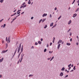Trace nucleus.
<instances>
[{"instance_id":"13d9d810","label":"nucleus","mask_w":79,"mask_h":79,"mask_svg":"<svg viewBox=\"0 0 79 79\" xmlns=\"http://www.w3.org/2000/svg\"><path fill=\"white\" fill-rule=\"evenodd\" d=\"M47 47H48V44L47 46Z\"/></svg>"},{"instance_id":"8fccbe9b","label":"nucleus","mask_w":79,"mask_h":79,"mask_svg":"<svg viewBox=\"0 0 79 79\" xmlns=\"http://www.w3.org/2000/svg\"><path fill=\"white\" fill-rule=\"evenodd\" d=\"M21 60H23V56L22 57V58L21 59Z\"/></svg>"},{"instance_id":"cd10ccee","label":"nucleus","mask_w":79,"mask_h":79,"mask_svg":"<svg viewBox=\"0 0 79 79\" xmlns=\"http://www.w3.org/2000/svg\"><path fill=\"white\" fill-rule=\"evenodd\" d=\"M73 69H74V70H76V68L75 66H74L73 68Z\"/></svg>"},{"instance_id":"c03bdc74","label":"nucleus","mask_w":79,"mask_h":79,"mask_svg":"<svg viewBox=\"0 0 79 79\" xmlns=\"http://www.w3.org/2000/svg\"><path fill=\"white\" fill-rule=\"evenodd\" d=\"M57 10V8H56V7H55V10Z\"/></svg>"},{"instance_id":"864d4df0","label":"nucleus","mask_w":79,"mask_h":79,"mask_svg":"<svg viewBox=\"0 0 79 79\" xmlns=\"http://www.w3.org/2000/svg\"><path fill=\"white\" fill-rule=\"evenodd\" d=\"M70 42H71L72 41V39H71L70 40Z\"/></svg>"},{"instance_id":"aec40b11","label":"nucleus","mask_w":79,"mask_h":79,"mask_svg":"<svg viewBox=\"0 0 79 79\" xmlns=\"http://www.w3.org/2000/svg\"><path fill=\"white\" fill-rule=\"evenodd\" d=\"M53 58H54V57H52V58L51 59V60H50V61H52V60H53Z\"/></svg>"},{"instance_id":"2eb2a0df","label":"nucleus","mask_w":79,"mask_h":79,"mask_svg":"<svg viewBox=\"0 0 79 79\" xmlns=\"http://www.w3.org/2000/svg\"><path fill=\"white\" fill-rule=\"evenodd\" d=\"M16 52H17V49H16L15 50V53L14 54V55H15V53H16Z\"/></svg>"},{"instance_id":"3c124183","label":"nucleus","mask_w":79,"mask_h":79,"mask_svg":"<svg viewBox=\"0 0 79 79\" xmlns=\"http://www.w3.org/2000/svg\"><path fill=\"white\" fill-rule=\"evenodd\" d=\"M16 15V13H15L14 14V15Z\"/></svg>"},{"instance_id":"49530a36","label":"nucleus","mask_w":79,"mask_h":79,"mask_svg":"<svg viewBox=\"0 0 79 79\" xmlns=\"http://www.w3.org/2000/svg\"><path fill=\"white\" fill-rule=\"evenodd\" d=\"M68 77V75H67L65 77Z\"/></svg>"},{"instance_id":"393cba45","label":"nucleus","mask_w":79,"mask_h":79,"mask_svg":"<svg viewBox=\"0 0 79 79\" xmlns=\"http://www.w3.org/2000/svg\"><path fill=\"white\" fill-rule=\"evenodd\" d=\"M75 1H76V0H74L72 4H74V2H75Z\"/></svg>"},{"instance_id":"a211bd4d","label":"nucleus","mask_w":79,"mask_h":79,"mask_svg":"<svg viewBox=\"0 0 79 79\" xmlns=\"http://www.w3.org/2000/svg\"><path fill=\"white\" fill-rule=\"evenodd\" d=\"M38 44H41L42 42H41L40 41H38Z\"/></svg>"},{"instance_id":"052dcab7","label":"nucleus","mask_w":79,"mask_h":79,"mask_svg":"<svg viewBox=\"0 0 79 79\" xmlns=\"http://www.w3.org/2000/svg\"><path fill=\"white\" fill-rule=\"evenodd\" d=\"M2 75H0V77H2Z\"/></svg>"},{"instance_id":"0eeeda50","label":"nucleus","mask_w":79,"mask_h":79,"mask_svg":"<svg viewBox=\"0 0 79 79\" xmlns=\"http://www.w3.org/2000/svg\"><path fill=\"white\" fill-rule=\"evenodd\" d=\"M3 59H4V58H2L1 59H0V63H1L3 61Z\"/></svg>"},{"instance_id":"69168bd1","label":"nucleus","mask_w":79,"mask_h":79,"mask_svg":"<svg viewBox=\"0 0 79 79\" xmlns=\"http://www.w3.org/2000/svg\"><path fill=\"white\" fill-rule=\"evenodd\" d=\"M77 3H79V0L78 1H77Z\"/></svg>"},{"instance_id":"7ed1b4c3","label":"nucleus","mask_w":79,"mask_h":79,"mask_svg":"<svg viewBox=\"0 0 79 79\" xmlns=\"http://www.w3.org/2000/svg\"><path fill=\"white\" fill-rule=\"evenodd\" d=\"M7 51H8V50H7L6 51L3 50L2 51L1 53H6Z\"/></svg>"},{"instance_id":"9d476101","label":"nucleus","mask_w":79,"mask_h":79,"mask_svg":"<svg viewBox=\"0 0 79 79\" xmlns=\"http://www.w3.org/2000/svg\"><path fill=\"white\" fill-rule=\"evenodd\" d=\"M60 44H59L58 45V47H57V48H58V49H59V48H60Z\"/></svg>"},{"instance_id":"79ce46f5","label":"nucleus","mask_w":79,"mask_h":79,"mask_svg":"<svg viewBox=\"0 0 79 79\" xmlns=\"http://www.w3.org/2000/svg\"><path fill=\"white\" fill-rule=\"evenodd\" d=\"M16 19V17L15 18V19H13V21H15V19Z\"/></svg>"},{"instance_id":"338daca9","label":"nucleus","mask_w":79,"mask_h":79,"mask_svg":"<svg viewBox=\"0 0 79 79\" xmlns=\"http://www.w3.org/2000/svg\"><path fill=\"white\" fill-rule=\"evenodd\" d=\"M71 66H72V67H73V65H72Z\"/></svg>"},{"instance_id":"774afa93","label":"nucleus","mask_w":79,"mask_h":79,"mask_svg":"<svg viewBox=\"0 0 79 79\" xmlns=\"http://www.w3.org/2000/svg\"><path fill=\"white\" fill-rule=\"evenodd\" d=\"M67 73H69V71H67Z\"/></svg>"},{"instance_id":"72a5a7b5","label":"nucleus","mask_w":79,"mask_h":79,"mask_svg":"<svg viewBox=\"0 0 79 79\" xmlns=\"http://www.w3.org/2000/svg\"><path fill=\"white\" fill-rule=\"evenodd\" d=\"M3 19H2L1 20H0V23H1V22H2V21H3Z\"/></svg>"},{"instance_id":"6ab92c4d","label":"nucleus","mask_w":79,"mask_h":79,"mask_svg":"<svg viewBox=\"0 0 79 79\" xmlns=\"http://www.w3.org/2000/svg\"><path fill=\"white\" fill-rule=\"evenodd\" d=\"M67 45H71V44L69 43H67Z\"/></svg>"},{"instance_id":"37998d69","label":"nucleus","mask_w":79,"mask_h":79,"mask_svg":"<svg viewBox=\"0 0 79 79\" xmlns=\"http://www.w3.org/2000/svg\"><path fill=\"white\" fill-rule=\"evenodd\" d=\"M52 45V43H50V46H51V45Z\"/></svg>"},{"instance_id":"f03ea898","label":"nucleus","mask_w":79,"mask_h":79,"mask_svg":"<svg viewBox=\"0 0 79 79\" xmlns=\"http://www.w3.org/2000/svg\"><path fill=\"white\" fill-rule=\"evenodd\" d=\"M21 45L20 44L19 46V48H18V53H19V51H20V49H21Z\"/></svg>"},{"instance_id":"ddd939ff","label":"nucleus","mask_w":79,"mask_h":79,"mask_svg":"<svg viewBox=\"0 0 79 79\" xmlns=\"http://www.w3.org/2000/svg\"><path fill=\"white\" fill-rule=\"evenodd\" d=\"M55 37H54L53 40V43H54V42H55Z\"/></svg>"},{"instance_id":"5701e85b","label":"nucleus","mask_w":79,"mask_h":79,"mask_svg":"<svg viewBox=\"0 0 79 79\" xmlns=\"http://www.w3.org/2000/svg\"><path fill=\"white\" fill-rule=\"evenodd\" d=\"M3 0H1L0 1V2L1 3H3Z\"/></svg>"},{"instance_id":"412c9836","label":"nucleus","mask_w":79,"mask_h":79,"mask_svg":"<svg viewBox=\"0 0 79 79\" xmlns=\"http://www.w3.org/2000/svg\"><path fill=\"white\" fill-rule=\"evenodd\" d=\"M47 25H46L44 27V29H45L46 28H47Z\"/></svg>"},{"instance_id":"4c0bfd02","label":"nucleus","mask_w":79,"mask_h":79,"mask_svg":"<svg viewBox=\"0 0 79 79\" xmlns=\"http://www.w3.org/2000/svg\"><path fill=\"white\" fill-rule=\"evenodd\" d=\"M71 31V28H70L68 31V32H69Z\"/></svg>"},{"instance_id":"09e8293b","label":"nucleus","mask_w":79,"mask_h":79,"mask_svg":"<svg viewBox=\"0 0 79 79\" xmlns=\"http://www.w3.org/2000/svg\"><path fill=\"white\" fill-rule=\"evenodd\" d=\"M20 12H19L17 13V15H19V14H20Z\"/></svg>"},{"instance_id":"680f3d73","label":"nucleus","mask_w":79,"mask_h":79,"mask_svg":"<svg viewBox=\"0 0 79 79\" xmlns=\"http://www.w3.org/2000/svg\"><path fill=\"white\" fill-rule=\"evenodd\" d=\"M20 61V60H19V61L18 62V63H19V62Z\"/></svg>"},{"instance_id":"bb28decb","label":"nucleus","mask_w":79,"mask_h":79,"mask_svg":"<svg viewBox=\"0 0 79 79\" xmlns=\"http://www.w3.org/2000/svg\"><path fill=\"white\" fill-rule=\"evenodd\" d=\"M78 10H79V8H78L77 9V10H76V11H75L76 12H77V11H78Z\"/></svg>"},{"instance_id":"1a4fd4ad","label":"nucleus","mask_w":79,"mask_h":79,"mask_svg":"<svg viewBox=\"0 0 79 79\" xmlns=\"http://www.w3.org/2000/svg\"><path fill=\"white\" fill-rule=\"evenodd\" d=\"M47 15V14H44L43 15V17H44V16H46Z\"/></svg>"},{"instance_id":"f704fd0d","label":"nucleus","mask_w":79,"mask_h":79,"mask_svg":"<svg viewBox=\"0 0 79 79\" xmlns=\"http://www.w3.org/2000/svg\"><path fill=\"white\" fill-rule=\"evenodd\" d=\"M61 16L59 17L58 18V19H59L60 18H61Z\"/></svg>"},{"instance_id":"4be33fe9","label":"nucleus","mask_w":79,"mask_h":79,"mask_svg":"<svg viewBox=\"0 0 79 79\" xmlns=\"http://www.w3.org/2000/svg\"><path fill=\"white\" fill-rule=\"evenodd\" d=\"M33 75H30L29 76V77H32L33 76Z\"/></svg>"},{"instance_id":"6e6d98bb","label":"nucleus","mask_w":79,"mask_h":79,"mask_svg":"<svg viewBox=\"0 0 79 79\" xmlns=\"http://www.w3.org/2000/svg\"><path fill=\"white\" fill-rule=\"evenodd\" d=\"M77 38L78 39H79V37H78V36H77Z\"/></svg>"},{"instance_id":"6e6552de","label":"nucleus","mask_w":79,"mask_h":79,"mask_svg":"<svg viewBox=\"0 0 79 79\" xmlns=\"http://www.w3.org/2000/svg\"><path fill=\"white\" fill-rule=\"evenodd\" d=\"M77 16V14H75L73 15V18H75Z\"/></svg>"},{"instance_id":"423d86ee","label":"nucleus","mask_w":79,"mask_h":79,"mask_svg":"<svg viewBox=\"0 0 79 79\" xmlns=\"http://www.w3.org/2000/svg\"><path fill=\"white\" fill-rule=\"evenodd\" d=\"M63 76V72H61L60 75V76L62 77Z\"/></svg>"},{"instance_id":"bf43d9fd","label":"nucleus","mask_w":79,"mask_h":79,"mask_svg":"<svg viewBox=\"0 0 79 79\" xmlns=\"http://www.w3.org/2000/svg\"><path fill=\"white\" fill-rule=\"evenodd\" d=\"M16 11V10H15L14 11V12H15V11Z\"/></svg>"},{"instance_id":"e2e57ef3","label":"nucleus","mask_w":79,"mask_h":79,"mask_svg":"<svg viewBox=\"0 0 79 79\" xmlns=\"http://www.w3.org/2000/svg\"><path fill=\"white\" fill-rule=\"evenodd\" d=\"M51 58H48V60H50V59Z\"/></svg>"},{"instance_id":"20e7f679","label":"nucleus","mask_w":79,"mask_h":79,"mask_svg":"<svg viewBox=\"0 0 79 79\" xmlns=\"http://www.w3.org/2000/svg\"><path fill=\"white\" fill-rule=\"evenodd\" d=\"M61 42H62V40H59V41L58 42L57 44H60V43H61Z\"/></svg>"},{"instance_id":"a18cd8bd","label":"nucleus","mask_w":79,"mask_h":79,"mask_svg":"<svg viewBox=\"0 0 79 79\" xmlns=\"http://www.w3.org/2000/svg\"><path fill=\"white\" fill-rule=\"evenodd\" d=\"M6 42H7V41H8V40L7 39V37H6Z\"/></svg>"},{"instance_id":"4468645a","label":"nucleus","mask_w":79,"mask_h":79,"mask_svg":"<svg viewBox=\"0 0 79 79\" xmlns=\"http://www.w3.org/2000/svg\"><path fill=\"white\" fill-rule=\"evenodd\" d=\"M53 23H52L51 24H50V26H53Z\"/></svg>"},{"instance_id":"a19ab883","label":"nucleus","mask_w":79,"mask_h":79,"mask_svg":"<svg viewBox=\"0 0 79 79\" xmlns=\"http://www.w3.org/2000/svg\"><path fill=\"white\" fill-rule=\"evenodd\" d=\"M41 42H42V41H43V39L42 38H41Z\"/></svg>"},{"instance_id":"de8ad7c7","label":"nucleus","mask_w":79,"mask_h":79,"mask_svg":"<svg viewBox=\"0 0 79 79\" xmlns=\"http://www.w3.org/2000/svg\"><path fill=\"white\" fill-rule=\"evenodd\" d=\"M33 18H34V17H31V19H33Z\"/></svg>"},{"instance_id":"c9c22d12","label":"nucleus","mask_w":79,"mask_h":79,"mask_svg":"<svg viewBox=\"0 0 79 79\" xmlns=\"http://www.w3.org/2000/svg\"><path fill=\"white\" fill-rule=\"evenodd\" d=\"M35 45H37L38 44V43H35Z\"/></svg>"},{"instance_id":"603ef678","label":"nucleus","mask_w":79,"mask_h":79,"mask_svg":"<svg viewBox=\"0 0 79 79\" xmlns=\"http://www.w3.org/2000/svg\"><path fill=\"white\" fill-rule=\"evenodd\" d=\"M6 47H8V44H6Z\"/></svg>"},{"instance_id":"dca6fc26","label":"nucleus","mask_w":79,"mask_h":79,"mask_svg":"<svg viewBox=\"0 0 79 79\" xmlns=\"http://www.w3.org/2000/svg\"><path fill=\"white\" fill-rule=\"evenodd\" d=\"M31 0H29L28 2V4H31Z\"/></svg>"},{"instance_id":"a878e982","label":"nucleus","mask_w":79,"mask_h":79,"mask_svg":"<svg viewBox=\"0 0 79 79\" xmlns=\"http://www.w3.org/2000/svg\"><path fill=\"white\" fill-rule=\"evenodd\" d=\"M6 26V24H4L3 26V27H5Z\"/></svg>"},{"instance_id":"f3484780","label":"nucleus","mask_w":79,"mask_h":79,"mask_svg":"<svg viewBox=\"0 0 79 79\" xmlns=\"http://www.w3.org/2000/svg\"><path fill=\"white\" fill-rule=\"evenodd\" d=\"M64 68H63L61 69V71H64Z\"/></svg>"},{"instance_id":"4d7b16f0","label":"nucleus","mask_w":79,"mask_h":79,"mask_svg":"<svg viewBox=\"0 0 79 79\" xmlns=\"http://www.w3.org/2000/svg\"><path fill=\"white\" fill-rule=\"evenodd\" d=\"M32 48H34V46H32L31 47Z\"/></svg>"},{"instance_id":"5fc2aeb1","label":"nucleus","mask_w":79,"mask_h":79,"mask_svg":"<svg viewBox=\"0 0 79 79\" xmlns=\"http://www.w3.org/2000/svg\"><path fill=\"white\" fill-rule=\"evenodd\" d=\"M72 34L71 33H70V36H71V35Z\"/></svg>"},{"instance_id":"e433bc0d","label":"nucleus","mask_w":79,"mask_h":79,"mask_svg":"<svg viewBox=\"0 0 79 79\" xmlns=\"http://www.w3.org/2000/svg\"><path fill=\"white\" fill-rule=\"evenodd\" d=\"M21 10H18L17 12V13H18V12H19V11H21Z\"/></svg>"},{"instance_id":"39448f33","label":"nucleus","mask_w":79,"mask_h":79,"mask_svg":"<svg viewBox=\"0 0 79 79\" xmlns=\"http://www.w3.org/2000/svg\"><path fill=\"white\" fill-rule=\"evenodd\" d=\"M7 42L10 43V37H9L8 38V41H7Z\"/></svg>"},{"instance_id":"c85d7f7f","label":"nucleus","mask_w":79,"mask_h":79,"mask_svg":"<svg viewBox=\"0 0 79 79\" xmlns=\"http://www.w3.org/2000/svg\"><path fill=\"white\" fill-rule=\"evenodd\" d=\"M42 21V19H41L40 20L39 22V23H40V22Z\"/></svg>"},{"instance_id":"7c9ffc66","label":"nucleus","mask_w":79,"mask_h":79,"mask_svg":"<svg viewBox=\"0 0 79 79\" xmlns=\"http://www.w3.org/2000/svg\"><path fill=\"white\" fill-rule=\"evenodd\" d=\"M71 66V64H69V65L68 66V67H70V66Z\"/></svg>"},{"instance_id":"473e14b6","label":"nucleus","mask_w":79,"mask_h":79,"mask_svg":"<svg viewBox=\"0 0 79 79\" xmlns=\"http://www.w3.org/2000/svg\"><path fill=\"white\" fill-rule=\"evenodd\" d=\"M71 67H69V70L70 69H71Z\"/></svg>"},{"instance_id":"9b49d317","label":"nucleus","mask_w":79,"mask_h":79,"mask_svg":"<svg viewBox=\"0 0 79 79\" xmlns=\"http://www.w3.org/2000/svg\"><path fill=\"white\" fill-rule=\"evenodd\" d=\"M23 46H22V47L21 49V52H23Z\"/></svg>"},{"instance_id":"ea45409f","label":"nucleus","mask_w":79,"mask_h":79,"mask_svg":"<svg viewBox=\"0 0 79 79\" xmlns=\"http://www.w3.org/2000/svg\"><path fill=\"white\" fill-rule=\"evenodd\" d=\"M73 71H74V70H73V69H72L70 71V72H73Z\"/></svg>"},{"instance_id":"58836bf2","label":"nucleus","mask_w":79,"mask_h":79,"mask_svg":"<svg viewBox=\"0 0 79 79\" xmlns=\"http://www.w3.org/2000/svg\"><path fill=\"white\" fill-rule=\"evenodd\" d=\"M52 15L50 14V18H52Z\"/></svg>"},{"instance_id":"f257e3e1","label":"nucleus","mask_w":79,"mask_h":79,"mask_svg":"<svg viewBox=\"0 0 79 79\" xmlns=\"http://www.w3.org/2000/svg\"><path fill=\"white\" fill-rule=\"evenodd\" d=\"M26 4L25 2H24L23 3V5H22L20 7V8H24V7H26V5H24L25 4Z\"/></svg>"},{"instance_id":"b1692460","label":"nucleus","mask_w":79,"mask_h":79,"mask_svg":"<svg viewBox=\"0 0 79 79\" xmlns=\"http://www.w3.org/2000/svg\"><path fill=\"white\" fill-rule=\"evenodd\" d=\"M46 51H47V49H45L44 50V52H46Z\"/></svg>"},{"instance_id":"0e129e2a","label":"nucleus","mask_w":79,"mask_h":79,"mask_svg":"<svg viewBox=\"0 0 79 79\" xmlns=\"http://www.w3.org/2000/svg\"><path fill=\"white\" fill-rule=\"evenodd\" d=\"M77 45H78V43H77Z\"/></svg>"},{"instance_id":"c756f323","label":"nucleus","mask_w":79,"mask_h":79,"mask_svg":"<svg viewBox=\"0 0 79 79\" xmlns=\"http://www.w3.org/2000/svg\"><path fill=\"white\" fill-rule=\"evenodd\" d=\"M44 21H45V19H44L43 20L42 22H44Z\"/></svg>"},{"instance_id":"f8f14e48","label":"nucleus","mask_w":79,"mask_h":79,"mask_svg":"<svg viewBox=\"0 0 79 79\" xmlns=\"http://www.w3.org/2000/svg\"><path fill=\"white\" fill-rule=\"evenodd\" d=\"M71 20H70L69 21L68 24H71Z\"/></svg>"},{"instance_id":"2f4dec72","label":"nucleus","mask_w":79,"mask_h":79,"mask_svg":"<svg viewBox=\"0 0 79 79\" xmlns=\"http://www.w3.org/2000/svg\"><path fill=\"white\" fill-rule=\"evenodd\" d=\"M52 52H53V51L51 52V51H50L49 52V53H52Z\"/></svg>"}]
</instances>
